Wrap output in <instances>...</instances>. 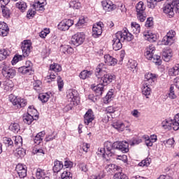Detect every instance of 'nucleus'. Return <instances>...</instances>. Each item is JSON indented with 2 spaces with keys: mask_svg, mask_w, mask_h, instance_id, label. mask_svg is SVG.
Instances as JSON below:
<instances>
[{
  "mask_svg": "<svg viewBox=\"0 0 179 179\" xmlns=\"http://www.w3.org/2000/svg\"><path fill=\"white\" fill-rule=\"evenodd\" d=\"M10 101L15 106V108H23V107H26L27 105V101L26 99L15 95L10 96Z\"/></svg>",
  "mask_w": 179,
  "mask_h": 179,
  "instance_id": "39448f33",
  "label": "nucleus"
},
{
  "mask_svg": "<svg viewBox=\"0 0 179 179\" xmlns=\"http://www.w3.org/2000/svg\"><path fill=\"white\" fill-rule=\"evenodd\" d=\"M105 170L110 173H115V171H122V169L120 166L114 164H107L105 167Z\"/></svg>",
  "mask_w": 179,
  "mask_h": 179,
  "instance_id": "412c9836",
  "label": "nucleus"
},
{
  "mask_svg": "<svg viewBox=\"0 0 179 179\" xmlns=\"http://www.w3.org/2000/svg\"><path fill=\"white\" fill-rule=\"evenodd\" d=\"M157 2H159L157 0H147L148 6L151 9H155V7L157 5Z\"/></svg>",
  "mask_w": 179,
  "mask_h": 179,
  "instance_id": "603ef678",
  "label": "nucleus"
},
{
  "mask_svg": "<svg viewBox=\"0 0 179 179\" xmlns=\"http://www.w3.org/2000/svg\"><path fill=\"white\" fill-rule=\"evenodd\" d=\"M31 66H33L31 62L27 61L24 66L18 69V71L20 73H24V75H31V73H33V69H31Z\"/></svg>",
  "mask_w": 179,
  "mask_h": 179,
  "instance_id": "f8f14e48",
  "label": "nucleus"
},
{
  "mask_svg": "<svg viewBox=\"0 0 179 179\" xmlns=\"http://www.w3.org/2000/svg\"><path fill=\"white\" fill-rule=\"evenodd\" d=\"M38 99L42 103H47L50 99V95L48 94H41L38 96Z\"/></svg>",
  "mask_w": 179,
  "mask_h": 179,
  "instance_id": "8fccbe9b",
  "label": "nucleus"
},
{
  "mask_svg": "<svg viewBox=\"0 0 179 179\" xmlns=\"http://www.w3.org/2000/svg\"><path fill=\"white\" fill-rule=\"evenodd\" d=\"M43 136H45V131H41L38 134H36L34 139V143H36V145H40L41 142H43Z\"/></svg>",
  "mask_w": 179,
  "mask_h": 179,
  "instance_id": "c756f323",
  "label": "nucleus"
},
{
  "mask_svg": "<svg viewBox=\"0 0 179 179\" xmlns=\"http://www.w3.org/2000/svg\"><path fill=\"white\" fill-rule=\"evenodd\" d=\"M143 36L148 41H150V43H153L157 40V36L156 34L152 33V32H145L143 34Z\"/></svg>",
  "mask_w": 179,
  "mask_h": 179,
  "instance_id": "bb28decb",
  "label": "nucleus"
},
{
  "mask_svg": "<svg viewBox=\"0 0 179 179\" xmlns=\"http://www.w3.org/2000/svg\"><path fill=\"white\" fill-rule=\"evenodd\" d=\"M174 142H176L174 138H169L166 141H164V143L166 148H174Z\"/></svg>",
  "mask_w": 179,
  "mask_h": 179,
  "instance_id": "3c124183",
  "label": "nucleus"
},
{
  "mask_svg": "<svg viewBox=\"0 0 179 179\" xmlns=\"http://www.w3.org/2000/svg\"><path fill=\"white\" fill-rule=\"evenodd\" d=\"M114 143H111L110 141H106L104 143V148H100L99 152L102 154L103 157H106V155L108 157H111L113 155H114Z\"/></svg>",
  "mask_w": 179,
  "mask_h": 179,
  "instance_id": "20e7f679",
  "label": "nucleus"
},
{
  "mask_svg": "<svg viewBox=\"0 0 179 179\" xmlns=\"http://www.w3.org/2000/svg\"><path fill=\"white\" fill-rule=\"evenodd\" d=\"M136 14L138 13H145V9H146V7L145 6V4L143 3V1H139L136 6Z\"/></svg>",
  "mask_w": 179,
  "mask_h": 179,
  "instance_id": "c9c22d12",
  "label": "nucleus"
},
{
  "mask_svg": "<svg viewBox=\"0 0 179 179\" xmlns=\"http://www.w3.org/2000/svg\"><path fill=\"white\" fill-rule=\"evenodd\" d=\"M107 67L104 64H99L95 70V76L97 78V83H101L103 86L110 85L113 80H115V76L111 73H106Z\"/></svg>",
  "mask_w": 179,
  "mask_h": 179,
  "instance_id": "f257e3e1",
  "label": "nucleus"
},
{
  "mask_svg": "<svg viewBox=\"0 0 179 179\" xmlns=\"http://www.w3.org/2000/svg\"><path fill=\"white\" fill-rule=\"evenodd\" d=\"M85 34L83 32H80L74 34L71 38V43L76 47H79L81 44H83L85 42Z\"/></svg>",
  "mask_w": 179,
  "mask_h": 179,
  "instance_id": "0eeeda50",
  "label": "nucleus"
},
{
  "mask_svg": "<svg viewBox=\"0 0 179 179\" xmlns=\"http://www.w3.org/2000/svg\"><path fill=\"white\" fill-rule=\"evenodd\" d=\"M17 157H23L26 155V150L23 148H18L16 150Z\"/></svg>",
  "mask_w": 179,
  "mask_h": 179,
  "instance_id": "864d4df0",
  "label": "nucleus"
},
{
  "mask_svg": "<svg viewBox=\"0 0 179 179\" xmlns=\"http://www.w3.org/2000/svg\"><path fill=\"white\" fill-rule=\"evenodd\" d=\"M34 89L38 92H41V80H36L34 81L33 83Z\"/></svg>",
  "mask_w": 179,
  "mask_h": 179,
  "instance_id": "de8ad7c7",
  "label": "nucleus"
},
{
  "mask_svg": "<svg viewBox=\"0 0 179 179\" xmlns=\"http://www.w3.org/2000/svg\"><path fill=\"white\" fill-rule=\"evenodd\" d=\"M114 147L117 150L122 152V153H128L129 152V143L127 141H115L114 143Z\"/></svg>",
  "mask_w": 179,
  "mask_h": 179,
  "instance_id": "6e6552de",
  "label": "nucleus"
},
{
  "mask_svg": "<svg viewBox=\"0 0 179 179\" xmlns=\"http://www.w3.org/2000/svg\"><path fill=\"white\" fill-rule=\"evenodd\" d=\"M137 19L140 20V22H144L146 20V16H145V13H137Z\"/></svg>",
  "mask_w": 179,
  "mask_h": 179,
  "instance_id": "680f3d73",
  "label": "nucleus"
},
{
  "mask_svg": "<svg viewBox=\"0 0 179 179\" xmlns=\"http://www.w3.org/2000/svg\"><path fill=\"white\" fill-rule=\"evenodd\" d=\"M2 73L3 76L7 78V79H13L16 76V70L13 67L9 66L6 64H3L2 66Z\"/></svg>",
  "mask_w": 179,
  "mask_h": 179,
  "instance_id": "423d86ee",
  "label": "nucleus"
},
{
  "mask_svg": "<svg viewBox=\"0 0 179 179\" xmlns=\"http://www.w3.org/2000/svg\"><path fill=\"white\" fill-rule=\"evenodd\" d=\"M70 7L73 8V9H79L80 8V3L72 1L70 3Z\"/></svg>",
  "mask_w": 179,
  "mask_h": 179,
  "instance_id": "338daca9",
  "label": "nucleus"
},
{
  "mask_svg": "<svg viewBox=\"0 0 179 179\" xmlns=\"http://www.w3.org/2000/svg\"><path fill=\"white\" fill-rule=\"evenodd\" d=\"M120 35L115 34L113 36V48L115 51H118L122 48V43H121V38H120Z\"/></svg>",
  "mask_w": 179,
  "mask_h": 179,
  "instance_id": "4468645a",
  "label": "nucleus"
},
{
  "mask_svg": "<svg viewBox=\"0 0 179 179\" xmlns=\"http://www.w3.org/2000/svg\"><path fill=\"white\" fill-rule=\"evenodd\" d=\"M102 6L106 12H111V10H114L115 8V5H114L113 2L107 1H102Z\"/></svg>",
  "mask_w": 179,
  "mask_h": 179,
  "instance_id": "b1692460",
  "label": "nucleus"
},
{
  "mask_svg": "<svg viewBox=\"0 0 179 179\" xmlns=\"http://www.w3.org/2000/svg\"><path fill=\"white\" fill-rule=\"evenodd\" d=\"M171 57H173V52L170 49H164L162 51V59L165 61V62H169L170 59H171Z\"/></svg>",
  "mask_w": 179,
  "mask_h": 179,
  "instance_id": "393cba45",
  "label": "nucleus"
},
{
  "mask_svg": "<svg viewBox=\"0 0 179 179\" xmlns=\"http://www.w3.org/2000/svg\"><path fill=\"white\" fill-rule=\"evenodd\" d=\"M169 73L171 76H177V75H179V64H176L175 66L170 69Z\"/></svg>",
  "mask_w": 179,
  "mask_h": 179,
  "instance_id": "e433bc0d",
  "label": "nucleus"
},
{
  "mask_svg": "<svg viewBox=\"0 0 179 179\" xmlns=\"http://www.w3.org/2000/svg\"><path fill=\"white\" fill-rule=\"evenodd\" d=\"M104 62L106 64V65H108L109 66H114L117 65V63L118 62V60L117 59L113 57L110 55H105L103 57Z\"/></svg>",
  "mask_w": 179,
  "mask_h": 179,
  "instance_id": "a211bd4d",
  "label": "nucleus"
},
{
  "mask_svg": "<svg viewBox=\"0 0 179 179\" xmlns=\"http://www.w3.org/2000/svg\"><path fill=\"white\" fill-rule=\"evenodd\" d=\"M150 164V159H145L142 160L139 164L138 166H140V167H148L149 165Z\"/></svg>",
  "mask_w": 179,
  "mask_h": 179,
  "instance_id": "5fc2aeb1",
  "label": "nucleus"
},
{
  "mask_svg": "<svg viewBox=\"0 0 179 179\" xmlns=\"http://www.w3.org/2000/svg\"><path fill=\"white\" fill-rule=\"evenodd\" d=\"M9 33V27L8 24L5 22H0V36L2 37H6Z\"/></svg>",
  "mask_w": 179,
  "mask_h": 179,
  "instance_id": "4be33fe9",
  "label": "nucleus"
},
{
  "mask_svg": "<svg viewBox=\"0 0 179 179\" xmlns=\"http://www.w3.org/2000/svg\"><path fill=\"white\" fill-rule=\"evenodd\" d=\"M145 80L147 82L146 85H148V86H153L155 82H156V75L152 73H148L145 75Z\"/></svg>",
  "mask_w": 179,
  "mask_h": 179,
  "instance_id": "aec40b11",
  "label": "nucleus"
},
{
  "mask_svg": "<svg viewBox=\"0 0 179 179\" xmlns=\"http://www.w3.org/2000/svg\"><path fill=\"white\" fill-rule=\"evenodd\" d=\"M61 52L63 54H73V48L71 47L69 45H62L60 47Z\"/></svg>",
  "mask_w": 179,
  "mask_h": 179,
  "instance_id": "a878e982",
  "label": "nucleus"
},
{
  "mask_svg": "<svg viewBox=\"0 0 179 179\" xmlns=\"http://www.w3.org/2000/svg\"><path fill=\"white\" fill-rule=\"evenodd\" d=\"M50 71H52L53 72H61L62 71V67L58 64L53 63L50 66Z\"/></svg>",
  "mask_w": 179,
  "mask_h": 179,
  "instance_id": "58836bf2",
  "label": "nucleus"
},
{
  "mask_svg": "<svg viewBox=\"0 0 179 179\" xmlns=\"http://www.w3.org/2000/svg\"><path fill=\"white\" fill-rule=\"evenodd\" d=\"M36 177L37 179H50V177H48V176L47 171L40 168L36 169Z\"/></svg>",
  "mask_w": 179,
  "mask_h": 179,
  "instance_id": "5701e85b",
  "label": "nucleus"
},
{
  "mask_svg": "<svg viewBox=\"0 0 179 179\" xmlns=\"http://www.w3.org/2000/svg\"><path fill=\"white\" fill-rule=\"evenodd\" d=\"M138 66V63L135 60H129L128 63V68L131 71V72H135L136 71V67Z\"/></svg>",
  "mask_w": 179,
  "mask_h": 179,
  "instance_id": "ea45409f",
  "label": "nucleus"
},
{
  "mask_svg": "<svg viewBox=\"0 0 179 179\" xmlns=\"http://www.w3.org/2000/svg\"><path fill=\"white\" fill-rule=\"evenodd\" d=\"M9 129L15 134H17L20 131V126L17 123H11Z\"/></svg>",
  "mask_w": 179,
  "mask_h": 179,
  "instance_id": "37998d69",
  "label": "nucleus"
},
{
  "mask_svg": "<svg viewBox=\"0 0 179 179\" xmlns=\"http://www.w3.org/2000/svg\"><path fill=\"white\" fill-rule=\"evenodd\" d=\"M73 177V174L68 171H64L61 175L62 179H72Z\"/></svg>",
  "mask_w": 179,
  "mask_h": 179,
  "instance_id": "49530a36",
  "label": "nucleus"
},
{
  "mask_svg": "<svg viewBox=\"0 0 179 179\" xmlns=\"http://www.w3.org/2000/svg\"><path fill=\"white\" fill-rule=\"evenodd\" d=\"M35 15H36V11L33 10L32 9H29L27 11V17L28 19H33V17H34Z\"/></svg>",
  "mask_w": 179,
  "mask_h": 179,
  "instance_id": "0e129e2a",
  "label": "nucleus"
},
{
  "mask_svg": "<svg viewBox=\"0 0 179 179\" xmlns=\"http://www.w3.org/2000/svg\"><path fill=\"white\" fill-rule=\"evenodd\" d=\"M94 120V115L93 114V110L89 109L85 115H84V122L85 125H89Z\"/></svg>",
  "mask_w": 179,
  "mask_h": 179,
  "instance_id": "6ab92c4d",
  "label": "nucleus"
},
{
  "mask_svg": "<svg viewBox=\"0 0 179 179\" xmlns=\"http://www.w3.org/2000/svg\"><path fill=\"white\" fill-rule=\"evenodd\" d=\"M52 135H54V132L52 134L46 135L45 138V141L46 142H51V141H54V139L57 138V135H55V136H52Z\"/></svg>",
  "mask_w": 179,
  "mask_h": 179,
  "instance_id": "bf43d9fd",
  "label": "nucleus"
},
{
  "mask_svg": "<svg viewBox=\"0 0 179 179\" xmlns=\"http://www.w3.org/2000/svg\"><path fill=\"white\" fill-rule=\"evenodd\" d=\"M94 92L96 93V96H101L104 92V85L101 83H99L93 88Z\"/></svg>",
  "mask_w": 179,
  "mask_h": 179,
  "instance_id": "c85d7f7f",
  "label": "nucleus"
},
{
  "mask_svg": "<svg viewBox=\"0 0 179 179\" xmlns=\"http://www.w3.org/2000/svg\"><path fill=\"white\" fill-rule=\"evenodd\" d=\"M168 96L169 99H171V100L177 99V95L176 94V92L174 90V85H171Z\"/></svg>",
  "mask_w": 179,
  "mask_h": 179,
  "instance_id": "c03bdc74",
  "label": "nucleus"
},
{
  "mask_svg": "<svg viewBox=\"0 0 179 179\" xmlns=\"http://www.w3.org/2000/svg\"><path fill=\"white\" fill-rule=\"evenodd\" d=\"M176 36V31L171 29L170 30L166 36H165L162 39V44L164 45H171L174 43V37Z\"/></svg>",
  "mask_w": 179,
  "mask_h": 179,
  "instance_id": "9d476101",
  "label": "nucleus"
},
{
  "mask_svg": "<svg viewBox=\"0 0 179 179\" xmlns=\"http://www.w3.org/2000/svg\"><path fill=\"white\" fill-rule=\"evenodd\" d=\"M73 26V20L69 19V20H63L62 22H59L58 24L59 30H62V31H66V30H69V27Z\"/></svg>",
  "mask_w": 179,
  "mask_h": 179,
  "instance_id": "ddd939ff",
  "label": "nucleus"
},
{
  "mask_svg": "<svg viewBox=\"0 0 179 179\" xmlns=\"http://www.w3.org/2000/svg\"><path fill=\"white\" fill-rule=\"evenodd\" d=\"M62 169H64V164L62 162L56 159L54 162L53 171L55 173H59V171H61Z\"/></svg>",
  "mask_w": 179,
  "mask_h": 179,
  "instance_id": "7c9ffc66",
  "label": "nucleus"
},
{
  "mask_svg": "<svg viewBox=\"0 0 179 179\" xmlns=\"http://www.w3.org/2000/svg\"><path fill=\"white\" fill-rule=\"evenodd\" d=\"M67 100L68 101H71L75 103L76 100H78V97H79V93L76 90H69L67 91Z\"/></svg>",
  "mask_w": 179,
  "mask_h": 179,
  "instance_id": "dca6fc26",
  "label": "nucleus"
},
{
  "mask_svg": "<svg viewBox=\"0 0 179 179\" xmlns=\"http://www.w3.org/2000/svg\"><path fill=\"white\" fill-rule=\"evenodd\" d=\"M8 55H9V50L6 49L0 50V61H3V59H6Z\"/></svg>",
  "mask_w": 179,
  "mask_h": 179,
  "instance_id": "a19ab883",
  "label": "nucleus"
},
{
  "mask_svg": "<svg viewBox=\"0 0 179 179\" xmlns=\"http://www.w3.org/2000/svg\"><path fill=\"white\" fill-rule=\"evenodd\" d=\"M45 5H46L45 0H38L34 4V7L36 10H44Z\"/></svg>",
  "mask_w": 179,
  "mask_h": 179,
  "instance_id": "2f4dec72",
  "label": "nucleus"
},
{
  "mask_svg": "<svg viewBox=\"0 0 179 179\" xmlns=\"http://www.w3.org/2000/svg\"><path fill=\"white\" fill-rule=\"evenodd\" d=\"M16 8L20 9L21 12H24L27 8V4L24 1H20L16 3Z\"/></svg>",
  "mask_w": 179,
  "mask_h": 179,
  "instance_id": "79ce46f5",
  "label": "nucleus"
},
{
  "mask_svg": "<svg viewBox=\"0 0 179 179\" xmlns=\"http://www.w3.org/2000/svg\"><path fill=\"white\" fill-rule=\"evenodd\" d=\"M116 34L120 35L119 38H120L122 42L132 41V40H134V35H132L127 28L123 29L122 31H117Z\"/></svg>",
  "mask_w": 179,
  "mask_h": 179,
  "instance_id": "1a4fd4ad",
  "label": "nucleus"
},
{
  "mask_svg": "<svg viewBox=\"0 0 179 179\" xmlns=\"http://www.w3.org/2000/svg\"><path fill=\"white\" fill-rule=\"evenodd\" d=\"M3 142L5 143V145H7V146H13V141L10 138L4 137L3 138Z\"/></svg>",
  "mask_w": 179,
  "mask_h": 179,
  "instance_id": "6e6d98bb",
  "label": "nucleus"
},
{
  "mask_svg": "<svg viewBox=\"0 0 179 179\" xmlns=\"http://www.w3.org/2000/svg\"><path fill=\"white\" fill-rule=\"evenodd\" d=\"M92 75H93V71L83 70L80 73L79 78H80V79H83V80H85V79H87V78H90V76H92Z\"/></svg>",
  "mask_w": 179,
  "mask_h": 179,
  "instance_id": "473e14b6",
  "label": "nucleus"
},
{
  "mask_svg": "<svg viewBox=\"0 0 179 179\" xmlns=\"http://www.w3.org/2000/svg\"><path fill=\"white\" fill-rule=\"evenodd\" d=\"M57 85L59 87V90H61L64 87V80H62L61 76L57 77Z\"/></svg>",
  "mask_w": 179,
  "mask_h": 179,
  "instance_id": "e2e57ef3",
  "label": "nucleus"
},
{
  "mask_svg": "<svg viewBox=\"0 0 179 179\" xmlns=\"http://www.w3.org/2000/svg\"><path fill=\"white\" fill-rule=\"evenodd\" d=\"M171 125H173V120H166L162 122V127L164 129H171Z\"/></svg>",
  "mask_w": 179,
  "mask_h": 179,
  "instance_id": "4c0bfd02",
  "label": "nucleus"
},
{
  "mask_svg": "<svg viewBox=\"0 0 179 179\" xmlns=\"http://www.w3.org/2000/svg\"><path fill=\"white\" fill-rule=\"evenodd\" d=\"M34 120H38L37 110L33 106H29L28 113L23 116V121L27 125H30Z\"/></svg>",
  "mask_w": 179,
  "mask_h": 179,
  "instance_id": "7ed1b4c3",
  "label": "nucleus"
},
{
  "mask_svg": "<svg viewBox=\"0 0 179 179\" xmlns=\"http://www.w3.org/2000/svg\"><path fill=\"white\" fill-rule=\"evenodd\" d=\"M131 27L134 34H139L141 33V25L139 24L133 22L131 23Z\"/></svg>",
  "mask_w": 179,
  "mask_h": 179,
  "instance_id": "f704fd0d",
  "label": "nucleus"
},
{
  "mask_svg": "<svg viewBox=\"0 0 179 179\" xmlns=\"http://www.w3.org/2000/svg\"><path fill=\"white\" fill-rule=\"evenodd\" d=\"M143 139H145L146 146L148 147L153 146V142L150 141V138H149V136H144Z\"/></svg>",
  "mask_w": 179,
  "mask_h": 179,
  "instance_id": "13d9d810",
  "label": "nucleus"
},
{
  "mask_svg": "<svg viewBox=\"0 0 179 179\" xmlns=\"http://www.w3.org/2000/svg\"><path fill=\"white\" fill-rule=\"evenodd\" d=\"M15 170L20 178H24L27 176V169H26V166H23V164H18L16 166Z\"/></svg>",
  "mask_w": 179,
  "mask_h": 179,
  "instance_id": "f3484780",
  "label": "nucleus"
},
{
  "mask_svg": "<svg viewBox=\"0 0 179 179\" xmlns=\"http://www.w3.org/2000/svg\"><path fill=\"white\" fill-rule=\"evenodd\" d=\"M173 123L171 124V129L173 128V131H178L179 129V113H178L174 120H172Z\"/></svg>",
  "mask_w": 179,
  "mask_h": 179,
  "instance_id": "72a5a7b5",
  "label": "nucleus"
},
{
  "mask_svg": "<svg viewBox=\"0 0 179 179\" xmlns=\"http://www.w3.org/2000/svg\"><path fill=\"white\" fill-rule=\"evenodd\" d=\"M113 92L109 91L104 98L105 103H110V101H111V99H113Z\"/></svg>",
  "mask_w": 179,
  "mask_h": 179,
  "instance_id": "4d7b16f0",
  "label": "nucleus"
},
{
  "mask_svg": "<svg viewBox=\"0 0 179 179\" xmlns=\"http://www.w3.org/2000/svg\"><path fill=\"white\" fill-rule=\"evenodd\" d=\"M87 20V18H85V17H80L76 26H82L83 24H85L86 23Z\"/></svg>",
  "mask_w": 179,
  "mask_h": 179,
  "instance_id": "69168bd1",
  "label": "nucleus"
},
{
  "mask_svg": "<svg viewBox=\"0 0 179 179\" xmlns=\"http://www.w3.org/2000/svg\"><path fill=\"white\" fill-rule=\"evenodd\" d=\"M103 22H99L96 25H94L92 27V36L94 38H97L99 36H101V33H103Z\"/></svg>",
  "mask_w": 179,
  "mask_h": 179,
  "instance_id": "2eb2a0df",
  "label": "nucleus"
},
{
  "mask_svg": "<svg viewBox=\"0 0 179 179\" xmlns=\"http://www.w3.org/2000/svg\"><path fill=\"white\" fill-rule=\"evenodd\" d=\"M63 166H64L66 169H72V167H73V162L71 160H66Z\"/></svg>",
  "mask_w": 179,
  "mask_h": 179,
  "instance_id": "052dcab7",
  "label": "nucleus"
},
{
  "mask_svg": "<svg viewBox=\"0 0 179 179\" xmlns=\"http://www.w3.org/2000/svg\"><path fill=\"white\" fill-rule=\"evenodd\" d=\"M112 127L115 128V129H117V131H120V132H122L124 129H125V124L120 120H117L113 123Z\"/></svg>",
  "mask_w": 179,
  "mask_h": 179,
  "instance_id": "cd10ccee",
  "label": "nucleus"
},
{
  "mask_svg": "<svg viewBox=\"0 0 179 179\" xmlns=\"http://www.w3.org/2000/svg\"><path fill=\"white\" fill-rule=\"evenodd\" d=\"M146 85V87H145L142 90V94L144 96H149L150 93H152V89L150 88V85H149V84Z\"/></svg>",
  "mask_w": 179,
  "mask_h": 179,
  "instance_id": "09e8293b",
  "label": "nucleus"
},
{
  "mask_svg": "<svg viewBox=\"0 0 179 179\" xmlns=\"http://www.w3.org/2000/svg\"><path fill=\"white\" fill-rule=\"evenodd\" d=\"M155 51H156V48L153 45H150L145 48L144 55L147 59L152 61L156 65H162L160 56L155 55Z\"/></svg>",
  "mask_w": 179,
  "mask_h": 179,
  "instance_id": "f03ea898",
  "label": "nucleus"
},
{
  "mask_svg": "<svg viewBox=\"0 0 179 179\" xmlns=\"http://www.w3.org/2000/svg\"><path fill=\"white\" fill-rule=\"evenodd\" d=\"M31 42L29 40L22 42L21 50L22 51L23 57H29L30 52H31Z\"/></svg>",
  "mask_w": 179,
  "mask_h": 179,
  "instance_id": "9b49d317",
  "label": "nucleus"
},
{
  "mask_svg": "<svg viewBox=\"0 0 179 179\" xmlns=\"http://www.w3.org/2000/svg\"><path fill=\"white\" fill-rule=\"evenodd\" d=\"M113 179H129V178L127 174L122 172H118L115 173L113 176Z\"/></svg>",
  "mask_w": 179,
  "mask_h": 179,
  "instance_id": "a18cd8bd",
  "label": "nucleus"
},
{
  "mask_svg": "<svg viewBox=\"0 0 179 179\" xmlns=\"http://www.w3.org/2000/svg\"><path fill=\"white\" fill-rule=\"evenodd\" d=\"M19 61H22V55H16L13 57L12 60V64L15 65V64H17Z\"/></svg>",
  "mask_w": 179,
  "mask_h": 179,
  "instance_id": "774afa93",
  "label": "nucleus"
}]
</instances>
